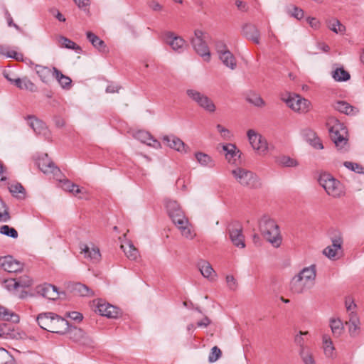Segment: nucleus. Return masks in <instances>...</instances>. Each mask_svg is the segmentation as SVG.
<instances>
[{"label": "nucleus", "mask_w": 364, "mask_h": 364, "mask_svg": "<svg viewBox=\"0 0 364 364\" xmlns=\"http://www.w3.org/2000/svg\"><path fill=\"white\" fill-rule=\"evenodd\" d=\"M326 126L337 150L342 153L347 152L350 149L349 134L345 124L335 117H329Z\"/></svg>", "instance_id": "nucleus-1"}, {"label": "nucleus", "mask_w": 364, "mask_h": 364, "mask_svg": "<svg viewBox=\"0 0 364 364\" xmlns=\"http://www.w3.org/2000/svg\"><path fill=\"white\" fill-rule=\"evenodd\" d=\"M316 279V266L311 265L304 268L291 281L290 289L294 294H301L314 285Z\"/></svg>", "instance_id": "nucleus-2"}, {"label": "nucleus", "mask_w": 364, "mask_h": 364, "mask_svg": "<svg viewBox=\"0 0 364 364\" xmlns=\"http://www.w3.org/2000/svg\"><path fill=\"white\" fill-rule=\"evenodd\" d=\"M259 228L264 237L274 247H278L282 243V236L279 225L267 215H264L259 222Z\"/></svg>", "instance_id": "nucleus-3"}, {"label": "nucleus", "mask_w": 364, "mask_h": 364, "mask_svg": "<svg viewBox=\"0 0 364 364\" xmlns=\"http://www.w3.org/2000/svg\"><path fill=\"white\" fill-rule=\"evenodd\" d=\"M231 173L236 181L243 187L256 189L261 186V183L258 176L250 170L241 167H237L232 170Z\"/></svg>", "instance_id": "nucleus-4"}, {"label": "nucleus", "mask_w": 364, "mask_h": 364, "mask_svg": "<svg viewBox=\"0 0 364 364\" xmlns=\"http://www.w3.org/2000/svg\"><path fill=\"white\" fill-rule=\"evenodd\" d=\"M318 181L328 196L339 198L343 194L342 184L330 173H321Z\"/></svg>", "instance_id": "nucleus-5"}, {"label": "nucleus", "mask_w": 364, "mask_h": 364, "mask_svg": "<svg viewBox=\"0 0 364 364\" xmlns=\"http://www.w3.org/2000/svg\"><path fill=\"white\" fill-rule=\"evenodd\" d=\"M186 95L193 102L208 112H214L216 107L213 100L206 95L195 89H187Z\"/></svg>", "instance_id": "nucleus-6"}, {"label": "nucleus", "mask_w": 364, "mask_h": 364, "mask_svg": "<svg viewBox=\"0 0 364 364\" xmlns=\"http://www.w3.org/2000/svg\"><path fill=\"white\" fill-rule=\"evenodd\" d=\"M205 33L200 30H195L194 37L191 38V43L194 50L200 56L204 58L205 60L208 61L210 58L209 48L204 41Z\"/></svg>", "instance_id": "nucleus-7"}, {"label": "nucleus", "mask_w": 364, "mask_h": 364, "mask_svg": "<svg viewBox=\"0 0 364 364\" xmlns=\"http://www.w3.org/2000/svg\"><path fill=\"white\" fill-rule=\"evenodd\" d=\"M66 333H68L70 340L80 346L92 348L94 346L92 338L80 328L70 326Z\"/></svg>", "instance_id": "nucleus-8"}, {"label": "nucleus", "mask_w": 364, "mask_h": 364, "mask_svg": "<svg viewBox=\"0 0 364 364\" xmlns=\"http://www.w3.org/2000/svg\"><path fill=\"white\" fill-rule=\"evenodd\" d=\"M282 99L289 107L295 112L306 113L309 111L310 102L300 95L289 94L287 98L283 97Z\"/></svg>", "instance_id": "nucleus-9"}, {"label": "nucleus", "mask_w": 364, "mask_h": 364, "mask_svg": "<svg viewBox=\"0 0 364 364\" xmlns=\"http://www.w3.org/2000/svg\"><path fill=\"white\" fill-rule=\"evenodd\" d=\"M163 40L177 53H183L187 47L186 41L181 36H176L172 31L164 32Z\"/></svg>", "instance_id": "nucleus-10"}, {"label": "nucleus", "mask_w": 364, "mask_h": 364, "mask_svg": "<svg viewBox=\"0 0 364 364\" xmlns=\"http://www.w3.org/2000/svg\"><path fill=\"white\" fill-rule=\"evenodd\" d=\"M228 230L232 244L239 248H244L245 243L242 225L237 222H232L228 225Z\"/></svg>", "instance_id": "nucleus-11"}, {"label": "nucleus", "mask_w": 364, "mask_h": 364, "mask_svg": "<svg viewBox=\"0 0 364 364\" xmlns=\"http://www.w3.org/2000/svg\"><path fill=\"white\" fill-rule=\"evenodd\" d=\"M247 137L252 147L261 154H265L268 146L266 139L253 129L247 131Z\"/></svg>", "instance_id": "nucleus-12"}, {"label": "nucleus", "mask_w": 364, "mask_h": 364, "mask_svg": "<svg viewBox=\"0 0 364 364\" xmlns=\"http://www.w3.org/2000/svg\"><path fill=\"white\" fill-rule=\"evenodd\" d=\"M28 124L37 135H43L45 137L49 136V130L46 124L33 115H28L26 117Z\"/></svg>", "instance_id": "nucleus-13"}, {"label": "nucleus", "mask_w": 364, "mask_h": 364, "mask_svg": "<svg viewBox=\"0 0 364 364\" xmlns=\"http://www.w3.org/2000/svg\"><path fill=\"white\" fill-rule=\"evenodd\" d=\"M37 292L43 297L51 300L60 298L61 294L65 295L64 291H59L55 286L50 284H44L37 287Z\"/></svg>", "instance_id": "nucleus-14"}, {"label": "nucleus", "mask_w": 364, "mask_h": 364, "mask_svg": "<svg viewBox=\"0 0 364 364\" xmlns=\"http://www.w3.org/2000/svg\"><path fill=\"white\" fill-rule=\"evenodd\" d=\"M23 264L8 255L0 257V268L8 272H18L23 269Z\"/></svg>", "instance_id": "nucleus-15"}, {"label": "nucleus", "mask_w": 364, "mask_h": 364, "mask_svg": "<svg viewBox=\"0 0 364 364\" xmlns=\"http://www.w3.org/2000/svg\"><path fill=\"white\" fill-rule=\"evenodd\" d=\"M163 140L170 148L181 154H186L190 151V148L175 135L164 136Z\"/></svg>", "instance_id": "nucleus-16"}, {"label": "nucleus", "mask_w": 364, "mask_h": 364, "mask_svg": "<svg viewBox=\"0 0 364 364\" xmlns=\"http://www.w3.org/2000/svg\"><path fill=\"white\" fill-rule=\"evenodd\" d=\"M37 165L44 173L56 174L60 172V169L55 166V164L48 158L47 154L43 157L38 159Z\"/></svg>", "instance_id": "nucleus-17"}, {"label": "nucleus", "mask_w": 364, "mask_h": 364, "mask_svg": "<svg viewBox=\"0 0 364 364\" xmlns=\"http://www.w3.org/2000/svg\"><path fill=\"white\" fill-rule=\"evenodd\" d=\"M223 150L225 151V159L230 164H236L237 161L240 159L242 153L233 144L223 145Z\"/></svg>", "instance_id": "nucleus-18"}, {"label": "nucleus", "mask_w": 364, "mask_h": 364, "mask_svg": "<svg viewBox=\"0 0 364 364\" xmlns=\"http://www.w3.org/2000/svg\"><path fill=\"white\" fill-rule=\"evenodd\" d=\"M242 35L256 44L260 43V32L257 27L252 23H247L242 27Z\"/></svg>", "instance_id": "nucleus-19"}, {"label": "nucleus", "mask_w": 364, "mask_h": 364, "mask_svg": "<svg viewBox=\"0 0 364 364\" xmlns=\"http://www.w3.org/2000/svg\"><path fill=\"white\" fill-rule=\"evenodd\" d=\"M332 245L326 247L323 253L329 259H333L338 251L341 250L343 245V239L341 235L336 236L332 238Z\"/></svg>", "instance_id": "nucleus-20"}, {"label": "nucleus", "mask_w": 364, "mask_h": 364, "mask_svg": "<svg viewBox=\"0 0 364 364\" xmlns=\"http://www.w3.org/2000/svg\"><path fill=\"white\" fill-rule=\"evenodd\" d=\"M52 323V328L54 329H50L49 332L64 334L67 333L70 328L68 321L57 314H55Z\"/></svg>", "instance_id": "nucleus-21"}, {"label": "nucleus", "mask_w": 364, "mask_h": 364, "mask_svg": "<svg viewBox=\"0 0 364 364\" xmlns=\"http://www.w3.org/2000/svg\"><path fill=\"white\" fill-rule=\"evenodd\" d=\"M81 252L84 253L85 257L89 259L93 263H97L101 259V254L97 247L92 245L91 247L87 245L80 246Z\"/></svg>", "instance_id": "nucleus-22"}, {"label": "nucleus", "mask_w": 364, "mask_h": 364, "mask_svg": "<svg viewBox=\"0 0 364 364\" xmlns=\"http://www.w3.org/2000/svg\"><path fill=\"white\" fill-rule=\"evenodd\" d=\"M96 311L102 316L114 318H117L120 314L116 306L106 303H98Z\"/></svg>", "instance_id": "nucleus-23"}, {"label": "nucleus", "mask_w": 364, "mask_h": 364, "mask_svg": "<svg viewBox=\"0 0 364 364\" xmlns=\"http://www.w3.org/2000/svg\"><path fill=\"white\" fill-rule=\"evenodd\" d=\"M197 267L201 274L210 281L215 279L216 273L209 262L200 259L198 262Z\"/></svg>", "instance_id": "nucleus-24"}, {"label": "nucleus", "mask_w": 364, "mask_h": 364, "mask_svg": "<svg viewBox=\"0 0 364 364\" xmlns=\"http://www.w3.org/2000/svg\"><path fill=\"white\" fill-rule=\"evenodd\" d=\"M55 314L53 312H46L40 314L36 318V321L39 326L47 331H49L50 329H54L53 328H52V322L54 318Z\"/></svg>", "instance_id": "nucleus-25"}, {"label": "nucleus", "mask_w": 364, "mask_h": 364, "mask_svg": "<svg viewBox=\"0 0 364 364\" xmlns=\"http://www.w3.org/2000/svg\"><path fill=\"white\" fill-rule=\"evenodd\" d=\"M135 138L144 144L151 146L154 148L160 146V143L146 131L140 130L135 134Z\"/></svg>", "instance_id": "nucleus-26"}, {"label": "nucleus", "mask_w": 364, "mask_h": 364, "mask_svg": "<svg viewBox=\"0 0 364 364\" xmlns=\"http://www.w3.org/2000/svg\"><path fill=\"white\" fill-rule=\"evenodd\" d=\"M335 109L347 115H355L359 110L345 101H338L333 105Z\"/></svg>", "instance_id": "nucleus-27"}, {"label": "nucleus", "mask_w": 364, "mask_h": 364, "mask_svg": "<svg viewBox=\"0 0 364 364\" xmlns=\"http://www.w3.org/2000/svg\"><path fill=\"white\" fill-rule=\"evenodd\" d=\"M349 326V333L354 337L357 335V331L360 328V319L356 312L350 311L349 313V321L346 322Z\"/></svg>", "instance_id": "nucleus-28"}, {"label": "nucleus", "mask_w": 364, "mask_h": 364, "mask_svg": "<svg viewBox=\"0 0 364 364\" xmlns=\"http://www.w3.org/2000/svg\"><path fill=\"white\" fill-rule=\"evenodd\" d=\"M220 60L224 65L230 70H235L237 67V60L234 55L230 51H224L219 55Z\"/></svg>", "instance_id": "nucleus-29"}, {"label": "nucleus", "mask_w": 364, "mask_h": 364, "mask_svg": "<svg viewBox=\"0 0 364 364\" xmlns=\"http://www.w3.org/2000/svg\"><path fill=\"white\" fill-rule=\"evenodd\" d=\"M35 70L43 82L48 83L50 81V77L53 75V69L51 70L48 67L36 65Z\"/></svg>", "instance_id": "nucleus-30"}, {"label": "nucleus", "mask_w": 364, "mask_h": 364, "mask_svg": "<svg viewBox=\"0 0 364 364\" xmlns=\"http://www.w3.org/2000/svg\"><path fill=\"white\" fill-rule=\"evenodd\" d=\"M53 76L58 80L63 89L70 88V84L72 82L71 79L68 76L63 75L55 67L53 68Z\"/></svg>", "instance_id": "nucleus-31"}, {"label": "nucleus", "mask_w": 364, "mask_h": 364, "mask_svg": "<svg viewBox=\"0 0 364 364\" xmlns=\"http://www.w3.org/2000/svg\"><path fill=\"white\" fill-rule=\"evenodd\" d=\"M86 36L87 40L91 43V44L99 51H105L107 47L105 43L102 40H101L97 36H96L94 33L91 31H87L86 33Z\"/></svg>", "instance_id": "nucleus-32"}, {"label": "nucleus", "mask_w": 364, "mask_h": 364, "mask_svg": "<svg viewBox=\"0 0 364 364\" xmlns=\"http://www.w3.org/2000/svg\"><path fill=\"white\" fill-rule=\"evenodd\" d=\"M14 84L21 90H27L31 92L36 90L35 84L26 77L14 79Z\"/></svg>", "instance_id": "nucleus-33"}, {"label": "nucleus", "mask_w": 364, "mask_h": 364, "mask_svg": "<svg viewBox=\"0 0 364 364\" xmlns=\"http://www.w3.org/2000/svg\"><path fill=\"white\" fill-rule=\"evenodd\" d=\"M0 320L18 323L19 316L9 309L0 306Z\"/></svg>", "instance_id": "nucleus-34"}, {"label": "nucleus", "mask_w": 364, "mask_h": 364, "mask_svg": "<svg viewBox=\"0 0 364 364\" xmlns=\"http://www.w3.org/2000/svg\"><path fill=\"white\" fill-rule=\"evenodd\" d=\"M195 157L197 161L203 166L209 168H213L215 166L214 160L209 155L203 152H196L195 154Z\"/></svg>", "instance_id": "nucleus-35"}, {"label": "nucleus", "mask_w": 364, "mask_h": 364, "mask_svg": "<svg viewBox=\"0 0 364 364\" xmlns=\"http://www.w3.org/2000/svg\"><path fill=\"white\" fill-rule=\"evenodd\" d=\"M330 328L334 336H340L344 331L342 321L339 318H331L330 319Z\"/></svg>", "instance_id": "nucleus-36"}, {"label": "nucleus", "mask_w": 364, "mask_h": 364, "mask_svg": "<svg viewBox=\"0 0 364 364\" xmlns=\"http://www.w3.org/2000/svg\"><path fill=\"white\" fill-rule=\"evenodd\" d=\"M70 288L73 291L81 296H91L93 295L92 291L87 286L81 283L73 284Z\"/></svg>", "instance_id": "nucleus-37"}, {"label": "nucleus", "mask_w": 364, "mask_h": 364, "mask_svg": "<svg viewBox=\"0 0 364 364\" xmlns=\"http://www.w3.org/2000/svg\"><path fill=\"white\" fill-rule=\"evenodd\" d=\"M9 282L12 284L14 289L19 287L26 288L32 284V280L26 275L16 279H11Z\"/></svg>", "instance_id": "nucleus-38"}, {"label": "nucleus", "mask_w": 364, "mask_h": 364, "mask_svg": "<svg viewBox=\"0 0 364 364\" xmlns=\"http://www.w3.org/2000/svg\"><path fill=\"white\" fill-rule=\"evenodd\" d=\"M275 162L282 167H296L299 164L296 160L285 155L277 156Z\"/></svg>", "instance_id": "nucleus-39"}, {"label": "nucleus", "mask_w": 364, "mask_h": 364, "mask_svg": "<svg viewBox=\"0 0 364 364\" xmlns=\"http://www.w3.org/2000/svg\"><path fill=\"white\" fill-rule=\"evenodd\" d=\"M58 43L61 47L74 50L77 53L81 51V48L78 45L65 36H60L58 38Z\"/></svg>", "instance_id": "nucleus-40"}, {"label": "nucleus", "mask_w": 364, "mask_h": 364, "mask_svg": "<svg viewBox=\"0 0 364 364\" xmlns=\"http://www.w3.org/2000/svg\"><path fill=\"white\" fill-rule=\"evenodd\" d=\"M333 78L337 82H345L350 79V75L349 73L345 70L343 68H336L332 73Z\"/></svg>", "instance_id": "nucleus-41"}, {"label": "nucleus", "mask_w": 364, "mask_h": 364, "mask_svg": "<svg viewBox=\"0 0 364 364\" xmlns=\"http://www.w3.org/2000/svg\"><path fill=\"white\" fill-rule=\"evenodd\" d=\"M166 206L170 218H172L173 215H179L180 212H183L180 205L176 200H166Z\"/></svg>", "instance_id": "nucleus-42"}, {"label": "nucleus", "mask_w": 364, "mask_h": 364, "mask_svg": "<svg viewBox=\"0 0 364 364\" xmlns=\"http://www.w3.org/2000/svg\"><path fill=\"white\" fill-rule=\"evenodd\" d=\"M323 350L327 357H332L335 348L331 338L327 335L323 336Z\"/></svg>", "instance_id": "nucleus-43"}, {"label": "nucleus", "mask_w": 364, "mask_h": 364, "mask_svg": "<svg viewBox=\"0 0 364 364\" xmlns=\"http://www.w3.org/2000/svg\"><path fill=\"white\" fill-rule=\"evenodd\" d=\"M327 26L330 30L336 33H343L346 31V27L336 18L328 21Z\"/></svg>", "instance_id": "nucleus-44"}, {"label": "nucleus", "mask_w": 364, "mask_h": 364, "mask_svg": "<svg viewBox=\"0 0 364 364\" xmlns=\"http://www.w3.org/2000/svg\"><path fill=\"white\" fill-rule=\"evenodd\" d=\"M62 187L65 191L72 193L75 196L82 193V188L77 184L70 182L69 180L63 181Z\"/></svg>", "instance_id": "nucleus-45"}, {"label": "nucleus", "mask_w": 364, "mask_h": 364, "mask_svg": "<svg viewBox=\"0 0 364 364\" xmlns=\"http://www.w3.org/2000/svg\"><path fill=\"white\" fill-rule=\"evenodd\" d=\"M299 355L304 364H316L314 358L309 348L299 350Z\"/></svg>", "instance_id": "nucleus-46"}, {"label": "nucleus", "mask_w": 364, "mask_h": 364, "mask_svg": "<svg viewBox=\"0 0 364 364\" xmlns=\"http://www.w3.org/2000/svg\"><path fill=\"white\" fill-rule=\"evenodd\" d=\"M309 333L307 331L303 332L299 331L295 336H294V343L296 346L300 347V350H302L304 348H309L305 346V343L306 341V336H308Z\"/></svg>", "instance_id": "nucleus-47"}, {"label": "nucleus", "mask_w": 364, "mask_h": 364, "mask_svg": "<svg viewBox=\"0 0 364 364\" xmlns=\"http://www.w3.org/2000/svg\"><path fill=\"white\" fill-rule=\"evenodd\" d=\"M122 248H124V252L129 259L135 260L138 257V250L132 244L129 243L126 247H124V245H122Z\"/></svg>", "instance_id": "nucleus-48"}, {"label": "nucleus", "mask_w": 364, "mask_h": 364, "mask_svg": "<svg viewBox=\"0 0 364 364\" xmlns=\"http://www.w3.org/2000/svg\"><path fill=\"white\" fill-rule=\"evenodd\" d=\"M0 233L14 239L17 238L18 235V232L15 228L7 225H4L0 227Z\"/></svg>", "instance_id": "nucleus-49"}, {"label": "nucleus", "mask_w": 364, "mask_h": 364, "mask_svg": "<svg viewBox=\"0 0 364 364\" xmlns=\"http://www.w3.org/2000/svg\"><path fill=\"white\" fill-rule=\"evenodd\" d=\"M287 12L298 20H301L304 17V11L293 5L287 7Z\"/></svg>", "instance_id": "nucleus-50"}, {"label": "nucleus", "mask_w": 364, "mask_h": 364, "mask_svg": "<svg viewBox=\"0 0 364 364\" xmlns=\"http://www.w3.org/2000/svg\"><path fill=\"white\" fill-rule=\"evenodd\" d=\"M171 218L173 223L178 226V228L181 227V225H188V220L186 218L183 212H180L179 215H173Z\"/></svg>", "instance_id": "nucleus-51"}, {"label": "nucleus", "mask_w": 364, "mask_h": 364, "mask_svg": "<svg viewBox=\"0 0 364 364\" xmlns=\"http://www.w3.org/2000/svg\"><path fill=\"white\" fill-rule=\"evenodd\" d=\"M178 229L181 230V235L187 239L192 240L196 236V234L191 230L189 224L186 225H181Z\"/></svg>", "instance_id": "nucleus-52"}, {"label": "nucleus", "mask_w": 364, "mask_h": 364, "mask_svg": "<svg viewBox=\"0 0 364 364\" xmlns=\"http://www.w3.org/2000/svg\"><path fill=\"white\" fill-rule=\"evenodd\" d=\"M344 166L347 168H348L355 173H364V167H363L361 165H360L357 163L346 161V162H344Z\"/></svg>", "instance_id": "nucleus-53"}, {"label": "nucleus", "mask_w": 364, "mask_h": 364, "mask_svg": "<svg viewBox=\"0 0 364 364\" xmlns=\"http://www.w3.org/2000/svg\"><path fill=\"white\" fill-rule=\"evenodd\" d=\"M222 352L219 348L214 346L212 348L209 354L208 360L210 363H214L221 356Z\"/></svg>", "instance_id": "nucleus-54"}, {"label": "nucleus", "mask_w": 364, "mask_h": 364, "mask_svg": "<svg viewBox=\"0 0 364 364\" xmlns=\"http://www.w3.org/2000/svg\"><path fill=\"white\" fill-rule=\"evenodd\" d=\"M9 188L12 194L21 193L24 191L23 186L19 183L11 185Z\"/></svg>", "instance_id": "nucleus-55"}, {"label": "nucleus", "mask_w": 364, "mask_h": 364, "mask_svg": "<svg viewBox=\"0 0 364 364\" xmlns=\"http://www.w3.org/2000/svg\"><path fill=\"white\" fill-rule=\"evenodd\" d=\"M2 54L6 55L7 57L16 59V60H23V55L22 53H17L15 50L8 51L6 53L1 52Z\"/></svg>", "instance_id": "nucleus-56"}, {"label": "nucleus", "mask_w": 364, "mask_h": 364, "mask_svg": "<svg viewBox=\"0 0 364 364\" xmlns=\"http://www.w3.org/2000/svg\"><path fill=\"white\" fill-rule=\"evenodd\" d=\"M147 5L154 11H160L163 9V6L155 0L149 1Z\"/></svg>", "instance_id": "nucleus-57"}, {"label": "nucleus", "mask_w": 364, "mask_h": 364, "mask_svg": "<svg viewBox=\"0 0 364 364\" xmlns=\"http://www.w3.org/2000/svg\"><path fill=\"white\" fill-rule=\"evenodd\" d=\"M309 142L313 147H314L316 149H323V144L321 139L317 136V135L315 137L311 139V141H309Z\"/></svg>", "instance_id": "nucleus-58"}, {"label": "nucleus", "mask_w": 364, "mask_h": 364, "mask_svg": "<svg viewBox=\"0 0 364 364\" xmlns=\"http://www.w3.org/2000/svg\"><path fill=\"white\" fill-rule=\"evenodd\" d=\"M226 282L230 289L235 290L237 288V281L232 275L226 277Z\"/></svg>", "instance_id": "nucleus-59"}, {"label": "nucleus", "mask_w": 364, "mask_h": 364, "mask_svg": "<svg viewBox=\"0 0 364 364\" xmlns=\"http://www.w3.org/2000/svg\"><path fill=\"white\" fill-rule=\"evenodd\" d=\"M215 49L218 53V55H220V53H222L224 51H228L229 50L228 49V47L226 46V44L222 41H218L215 43Z\"/></svg>", "instance_id": "nucleus-60"}, {"label": "nucleus", "mask_w": 364, "mask_h": 364, "mask_svg": "<svg viewBox=\"0 0 364 364\" xmlns=\"http://www.w3.org/2000/svg\"><path fill=\"white\" fill-rule=\"evenodd\" d=\"M249 101L254 105L259 107H263L265 105L264 101L259 96H255V97L250 99Z\"/></svg>", "instance_id": "nucleus-61"}, {"label": "nucleus", "mask_w": 364, "mask_h": 364, "mask_svg": "<svg viewBox=\"0 0 364 364\" xmlns=\"http://www.w3.org/2000/svg\"><path fill=\"white\" fill-rule=\"evenodd\" d=\"M217 130L221 134L222 137L228 139L230 137V132L228 129L225 128L220 124L216 126Z\"/></svg>", "instance_id": "nucleus-62"}, {"label": "nucleus", "mask_w": 364, "mask_h": 364, "mask_svg": "<svg viewBox=\"0 0 364 364\" xmlns=\"http://www.w3.org/2000/svg\"><path fill=\"white\" fill-rule=\"evenodd\" d=\"M68 316L72 320L76 321H81L83 318V316L82 314L77 312V311H72L68 313Z\"/></svg>", "instance_id": "nucleus-63"}, {"label": "nucleus", "mask_w": 364, "mask_h": 364, "mask_svg": "<svg viewBox=\"0 0 364 364\" xmlns=\"http://www.w3.org/2000/svg\"><path fill=\"white\" fill-rule=\"evenodd\" d=\"M303 134L306 136L308 141H311V139L315 137L316 134L310 129H306L303 131Z\"/></svg>", "instance_id": "nucleus-64"}]
</instances>
